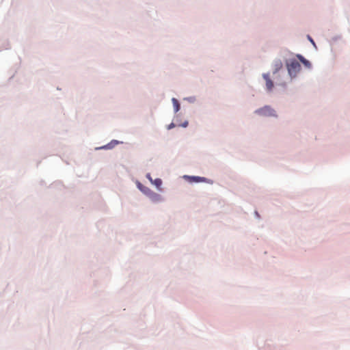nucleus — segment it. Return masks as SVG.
<instances>
[{
    "instance_id": "f257e3e1",
    "label": "nucleus",
    "mask_w": 350,
    "mask_h": 350,
    "mask_svg": "<svg viewBox=\"0 0 350 350\" xmlns=\"http://www.w3.org/2000/svg\"><path fill=\"white\" fill-rule=\"evenodd\" d=\"M287 68L290 75H295L300 70L301 65L295 59L291 60L289 63L287 64Z\"/></svg>"
},
{
    "instance_id": "423d86ee",
    "label": "nucleus",
    "mask_w": 350,
    "mask_h": 350,
    "mask_svg": "<svg viewBox=\"0 0 350 350\" xmlns=\"http://www.w3.org/2000/svg\"><path fill=\"white\" fill-rule=\"evenodd\" d=\"M172 103H173V105H174V111L175 112H177L179 111L180 109V104L178 101V100L175 98H173L172 99Z\"/></svg>"
},
{
    "instance_id": "9b49d317",
    "label": "nucleus",
    "mask_w": 350,
    "mask_h": 350,
    "mask_svg": "<svg viewBox=\"0 0 350 350\" xmlns=\"http://www.w3.org/2000/svg\"><path fill=\"white\" fill-rule=\"evenodd\" d=\"M187 124H188V122H185L183 123V126L186 127L187 126Z\"/></svg>"
},
{
    "instance_id": "f8f14e48",
    "label": "nucleus",
    "mask_w": 350,
    "mask_h": 350,
    "mask_svg": "<svg viewBox=\"0 0 350 350\" xmlns=\"http://www.w3.org/2000/svg\"><path fill=\"white\" fill-rule=\"evenodd\" d=\"M310 42H312L313 44H314L312 39H311V38H310Z\"/></svg>"
},
{
    "instance_id": "20e7f679",
    "label": "nucleus",
    "mask_w": 350,
    "mask_h": 350,
    "mask_svg": "<svg viewBox=\"0 0 350 350\" xmlns=\"http://www.w3.org/2000/svg\"><path fill=\"white\" fill-rule=\"evenodd\" d=\"M273 67L274 69V73L277 72L282 68V62L280 59H276L273 63Z\"/></svg>"
},
{
    "instance_id": "f03ea898",
    "label": "nucleus",
    "mask_w": 350,
    "mask_h": 350,
    "mask_svg": "<svg viewBox=\"0 0 350 350\" xmlns=\"http://www.w3.org/2000/svg\"><path fill=\"white\" fill-rule=\"evenodd\" d=\"M256 113L262 116H275V111L269 106L257 109Z\"/></svg>"
},
{
    "instance_id": "9d476101",
    "label": "nucleus",
    "mask_w": 350,
    "mask_h": 350,
    "mask_svg": "<svg viewBox=\"0 0 350 350\" xmlns=\"http://www.w3.org/2000/svg\"><path fill=\"white\" fill-rule=\"evenodd\" d=\"M174 127V124L173 123H171L169 126H168V129H170Z\"/></svg>"
},
{
    "instance_id": "1a4fd4ad",
    "label": "nucleus",
    "mask_w": 350,
    "mask_h": 350,
    "mask_svg": "<svg viewBox=\"0 0 350 350\" xmlns=\"http://www.w3.org/2000/svg\"><path fill=\"white\" fill-rule=\"evenodd\" d=\"M297 57L299 58V59L301 62L303 60V59H304V57H302V56H301V55H297Z\"/></svg>"
},
{
    "instance_id": "6e6552de",
    "label": "nucleus",
    "mask_w": 350,
    "mask_h": 350,
    "mask_svg": "<svg viewBox=\"0 0 350 350\" xmlns=\"http://www.w3.org/2000/svg\"><path fill=\"white\" fill-rule=\"evenodd\" d=\"M301 62L306 66H310V63L309 61H308L307 59H306L305 58L303 59V60L301 61Z\"/></svg>"
},
{
    "instance_id": "0eeeda50",
    "label": "nucleus",
    "mask_w": 350,
    "mask_h": 350,
    "mask_svg": "<svg viewBox=\"0 0 350 350\" xmlns=\"http://www.w3.org/2000/svg\"><path fill=\"white\" fill-rule=\"evenodd\" d=\"M148 178L157 186V187L159 188L162 184V181L160 178H156L154 181L150 177V175L148 176Z\"/></svg>"
},
{
    "instance_id": "7ed1b4c3",
    "label": "nucleus",
    "mask_w": 350,
    "mask_h": 350,
    "mask_svg": "<svg viewBox=\"0 0 350 350\" xmlns=\"http://www.w3.org/2000/svg\"><path fill=\"white\" fill-rule=\"evenodd\" d=\"M263 78L266 81V88L268 91H271L273 88V83L271 80L269 74H263Z\"/></svg>"
},
{
    "instance_id": "39448f33",
    "label": "nucleus",
    "mask_w": 350,
    "mask_h": 350,
    "mask_svg": "<svg viewBox=\"0 0 350 350\" xmlns=\"http://www.w3.org/2000/svg\"><path fill=\"white\" fill-rule=\"evenodd\" d=\"M187 178L191 180L196 183L203 182L205 180V178L200 177V176H187Z\"/></svg>"
}]
</instances>
